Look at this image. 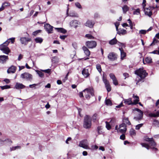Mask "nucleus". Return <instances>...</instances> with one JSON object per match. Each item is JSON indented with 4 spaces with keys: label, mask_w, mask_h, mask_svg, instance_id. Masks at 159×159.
Instances as JSON below:
<instances>
[{
    "label": "nucleus",
    "mask_w": 159,
    "mask_h": 159,
    "mask_svg": "<svg viewBox=\"0 0 159 159\" xmlns=\"http://www.w3.org/2000/svg\"><path fill=\"white\" fill-rule=\"evenodd\" d=\"M148 116L150 117H159V110L157 111L156 113H150L149 114Z\"/></svg>",
    "instance_id": "nucleus-23"
},
{
    "label": "nucleus",
    "mask_w": 159,
    "mask_h": 159,
    "mask_svg": "<svg viewBox=\"0 0 159 159\" xmlns=\"http://www.w3.org/2000/svg\"><path fill=\"white\" fill-rule=\"evenodd\" d=\"M82 49L85 54L87 56H89L90 54V52L89 50L85 46H83Z\"/></svg>",
    "instance_id": "nucleus-20"
},
{
    "label": "nucleus",
    "mask_w": 159,
    "mask_h": 159,
    "mask_svg": "<svg viewBox=\"0 0 159 159\" xmlns=\"http://www.w3.org/2000/svg\"><path fill=\"white\" fill-rule=\"evenodd\" d=\"M118 42V41L116 39V37L110 40L109 42L110 44L111 45H113L117 44Z\"/></svg>",
    "instance_id": "nucleus-25"
},
{
    "label": "nucleus",
    "mask_w": 159,
    "mask_h": 159,
    "mask_svg": "<svg viewBox=\"0 0 159 159\" xmlns=\"http://www.w3.org/2000/svg\"><path fill=\"white\" fill-rule=\"evenodd\" d=\"M82 74L85 77H88L89 75L88 70L87 69H84L82 71Z\"/></svg>",
    "instance_id": "nucleus-21"
},
{
    "label": "nucleus",
    "mask_w": 159,
    "mask_h": 159,
    "mask_svg": "<svg viewBox=\"0 0 159 159\" xmlns=\"http://www.w3.org/2000/svg\"><path fill=\"white\" fill-rule=\"evenodd\" d=\"M75 6L79 9H80L82 8V7L80 5V4L78 2H75Z\"/></svg>",
    "instance_id": "nucleus-51"
},
{
    "label": "nucleus",
    "mask_w": 159,
    "mask_h": 159,
    "mask_svg": "<svg viewBox=\"0 0 159 159\" xmlns=\"http://www.w3.org/2000/svg\"><path fill=\"white\" fill-rule=\"evenodd\" d=\"M126 125L125 124L122 123L120 124L119 126V132L121 133H125L127 130Z\"/></svg>",
    "instance_id": "nucleus-11"
},
{
    "label": "nucleus",
    "mask_w": 159,
    "mask_h": 159,
    "mask_svg": "<svg viewBox=\"0 0 159 159\" xmlns=\"http://www.w3.org/2000/svg\"><path fill=\"white\" fill-rule=\"evenodd\" d=\"M20 40L21 44L26 45L29 42L31 41V39L30 38L22 37L20 38Z\"/></svg>",
    "instance_id": "nucleus-10"
},
{
    "label": "nucleus",
    "mask_w": 159,
    "mask_h": 159,
    "mask_svg": "<svg viewBox=\"0 0 159 159\" xmlns=\"http://www.w3.org/2000/svg\"><path fill=\"white\" fill-rule=\"evenodd\" d=\"M106 127L108 130H110L111 128V127L109 123L106 121Z\"/></svg>",
    "instance_id": "nucleus-47"
},
{
    "label": "nucleus",
    "mask_w": 159,
    "mask_h": 159,
    "mask_svg": "<svg viewBox=\"0 0 159 159\" xmlns=\"http://www.w3.org/2000/svg\"><path fill=\"white\" fill-rule=\"evenodd\" d=\"M94 22L92 20H88L85 24V25L90 28H92L94 24Z\"/></svg>",
    "instance_id": "nucleus-17"
},
{
    "label": "nucleus",
    "mask_w": 159,
    "mask_h": 159,
    "mask_svg": "<svg viewBox=\"0 0 159 159\" xmlns=\"http://www.w3.org/2000/svg\"><path fill=\"white\" fill-rule=\"evenodd\" d=\"M20 77L29 81H31L32 80V75L27 72H25L22 74L21 75Z\"/></svg>",
    "instance_id": "nucleus-8"
},
{
    "label": "nucleus",
    "mask_w": 159,
    "mask_h": 159,
    "mask_svg": "<svg viewBox=\"0 0 159 159\" xmlns=\"http://www.w3.org/2000/svg\"><path fill=\"white\" fill-rule=\"evenodd\" d=\"M147 31L145 30H141L139 31V33L140 34H144L147 32Z\"/></svg>",
    "instance_id": "nucleus-52"
},
{
    "label": "nucleus",
    "mask_w": 159,
    "mask_h": 159,
    "mask_svg": "<svg viewBox=\"0 0 159 159\" xmlns=\"http://www.w3.org/2000/svg\"><path fill=\"white\" fill-rule=\"evenodd\" d=\"M125 135L124 134H122L120 136V139H121L124 140L125 139Z\"/></svg>",
    "instance_id": "nucleus-58"
},
{
    "label": "nucleus",
    "mask_w": 159,
    "mask_h": 159,
    "mask_svg": "<svg viewBox=\"0 0 159 159\" xmlns=\"http://www.w3.org/2000/svg\"><path fill=\"white\" fill-rule=\"evenodd\" d=\"M0 87L2 89H9L11 88L10 86L8 85H6L4 86H0Z\"/></svg>",
    "instance_id": "nucleus-42"
},
{
    "label": "nucleus",
    "mask_w": 159,
    "mask_h": 159,
    "mask_svg": "<svg viewBox=\"0 0 159 159\" xmlns=\"http://www.w3.org/2000/svg\"><path fill=\"white\" fill-rule=\"evenodd\" d=\"M6 142L7 143H12V141L11 139H5L4 142Z\"/></svg>",
    "instance_id": "nucleus-63"
},
{
    "label": "nucleus",
    "mask_w": 159,
    "mask_h": 159,
    "mask_svg": "<svg viewBox=\"0 0 159 159\" xmlns=\"http://www.w3.org/2000/svg\"><path fill=\"white\" fill-rule=\"evenodd\" d=\"M79 146L85 149H89V143L87 139H84L80 141Z\"/></svg>",
    "instance_id": "nucleus-5"
},
{
    "label": "nucleus",
    "mask_w": 159,
    "mask_h": 159,
    "mask_svg": "<svg viewBox=\"0 0 159 159\" xmlns=\"http://www.w3.org/2000/svg\"><path fill=\"white\" fill-rule=\"evenodd\" d=\"M150 53L157 54L159 55V50H155L151 52H150Z\"/></svg>",
    "instance_id": "nucleus-54"
},
{
    "label": "nucleus",
    "mask_w": 159,
    "mask_h": 159,
    "mask_svg": "<svg viewBox=\"0 0 159 159\" xmlns=\"http://www.w3.org/2000/svg\"><path fill=\"white\" fill-rule=\"evenodd\" d=\"M35 40L37 43H41L43 41V39L40 37L37 38L35 39Z\"/></svg>",
    "instance_id": "nucleus-36"
},
{
    "label": "nucleus",
    "mask_w": 159,
    "mask_h": 159,
    "mask_svg": "<svg viewBox=\"0 0 159 159\" xmlns=\"http://www.w3.org/2000/svg\"><path fill=\"white\" fill-rule=\"evenodd\" d=\"M144 139L146 141L149 142L151 146L153 147L156 146L157 144L152 138H149L148 136H146L144 137Z\"/></svg>",
    "instance_id": "nucleus-6"
},
{
    "label": "nucleus",
    "mask_w": 159,
    "mask_h": 159,
    "mask_svg": "<svg viewBox=\"0 0 159 159\" xmlns=\"http://www.w3.org/2000/svg\"><path fill=\"white\" fill-rule=\"evenodd\" d=\"M140 10L139 9H136L133 12L134 14L138 15L139 13Z\"/></svg>",
    "instance_id": "nucleus-55"
},
{
    "label": "nucleus",
    "mask_w": 159,
    "mask_h": 159,
    "mask_svg": "<svg viewBox=\"0 0 159 159\" xmlns=\"http://www.w3.org/2000/svg\"><path fill=\"white\" fill-rule=\"evenodd\" d=\"M96 68L98 71V72L101 73L102 71V69L101 67V66L99 64H98L96 66Z\"/></svg>",
    "instance_id": "nucleus-40"
},
{
    "label": "nucleus",
    "mask_w": 159,
    "mask_h": 159,
    "mask_svg": "<svg viewBox=\"0 0 159 159\" xmlns=\"http://www.w3.org/2000/svg\"><path fill=\"white\" fill-rule=\"evenodd\" d=\"M8 59V56L5 55L0 56V63L4 64L6 63V62Z\"/></svg>",
    "instance_id": "nucleus-16"
},
{
    "label": "nucleus",
    "mask_w": 159,
    "mask_h": 159,
    "mask_svg": "<svg viewBox=\"0 0 159 159\" xmlns=\"http://www.w3.org/2000/svg\"><path fill=\"white\" fill-rule=\"evenodd\" d=\"M134 73L140 78L136 82V84H138V83L142 81L148 75L146 71L143 70V68H139L137 70L134 71Z\"/></svg>",
    "instance_id": "nucleus-1"
},
{
    "label": "nucleus",
    "mask_w": 159,
    "mask_h": 159,
    "mask_svg": "<svg viewBox=\"0 0 159 159\" xmlns=\"http://www.w3.org/2000/svg\"><path fill=\"white\" fill-rule=\"evenodd\" d=\"M143 114H139L138 117H134V119L136 121H138L142 120L143 118Z\"/></svg>",
    "instance_id": "nucleus-26"
},
{
    "label": "nucleus",
    "mask_w": 159,
    "mask_h": 159,
    "mask_svg": "<svg viewBox=\"0 0 159 159\" xmlns=\"http://www.w3.org/2000/svg\"><path fill=\"white\" fill-rule=\"evenodd\" d=\"M38 84H34L31 85H29L30 87L31 88H35V87Z\"/></svg>",
    "instance_id": "nucleus-61"
},
{
    "label": "nucleus",
    "mask_w": 159,
    "mask_h": 159,
    "mask_svg": "<svg viewBox=\"0 0 159 159\" xmlns=\"http://www.w3.org/2000/svg\"><path fill=\"white\" fill-rule=\"evenodd\" d=\"M36 71L40 77L43 78L44 77V74L42 72V71H41V70H36Z\"/></svg>",
    "instance_id": "nucleus-32"
},
{
    "label": "nucleus",
    "mask_w": 159,
    "mask_h": 159,
    "mask_svg": "<svg viewBox=\"0 0 159 159\" xmlns=\"http://www.w3.org/2000/svg\"><path fill=\"white\" fill-rule=\"evenodd\" d=\"M85 36L89 39H94V37L93 36L89 34H86Z\"/></svg>",
    "instance_id": "nucleus-46"
},
{
    "label": "nucleus",
    "mask_w": 159,
    "mask_h": 159,
    "mask_svg": "<svg viewBox=\"0 0 159 159\" xmlns=\"http://www.w3.org/2000/svg\"><path fill=\"white\" fill-rule=\"evenodd\" d=\"M10 41L7 40L5 42L0 45V49L6 54H8L10 51L9 48L7 47Z\"/></svg>",
    "instance_id": "nucleus-2"
},
{
    "label": "nucleus",
    "mask_w": 159,
    "mask_h": 159,
    "mask_svg": "<svg viewBox=\"0 0 159 159\" xmlns=\"http://www.w3.org/2000/svg\"><path fill=\"white\" fill-rule=\"evenodd\" d=\"M21 147L20 146H16L15 147H12L10 148V149L11 151H14L16 149H20L21 148Z\"/></svg>",
    "instance_id": "nucleus-35"
},
{
    "label": "nucleus",
    "mask_w": 159,
    "mask_h": 159,
    "mask_svg": "<svg viewBox=\"0 0 159 159\" xmlns=\"http://www.w3.org/2000/svg\"><path fill=\"white\" fill-rule=\"evenodd\" d=\"M139 101V99H136L134 101V102H132V105H136L138 104V102Z\"/></svg>",
    "instance_id": "nucleus-53"
},
{
    "label": "nucleus",
    "mask_w": 159,
    "mask_h": 159,
    "mask_svg": "<svg viewBox=\"0 0 159 159\" xmlns=\"http://www.w3.org/2000/svg\"><path fill=\"white\" fill-rule=\"evenodd\" d=\"M41 31V30H39L36 31H34L33 33V35H34V36L36 35H37V34L38 33H39Z\"/></svg>",
    "instance_id": "nucleus-56"
},
{
    "label": "nucleus",
    "mask_w": 159,
    "mask_h": 159,
    "mask_svg": "<svg viewBox=\"0 0 159 159\" xmlns=\"http://www.w3.org/2000/svg\"><path fill=\"white\" fill-rule=\"evenodd\" d=\"M102 129V127L101 126H99L97 128V131L98 133L99 134H101L102 133L101 129Z\"/></svg>",
    "instance_id": "nucleus-43"
},
{
    "label": "nucleus",
    "mask_w": 159,
    "mask_h": 159,
    "mask_svg": "<svg viewBox=\"0 0 159 159\" xmlns=\"http://www.w3.org/2000/svg\"><path fill=\"white\" fill-rule=\"evenodd\" d=\"M91 120L90 117L86 115L84 117L83 127L84 128L88 129L91 127Z\"/></svg>",
    "instance_id": "nucleus-4"
},
{
    "label": "nucleus",
    "mask_w": 159,
    "mask_h": 159,
    "mask_svg": "<svg viewBox=\"0 0 159 159\" xmlns=\"http://www.w3.org/2000/svg\"><path fill=\"white\" fill-rule=\"evenodd\" d=\"M93 90H83L82 92H80L79 93V96L80 97H83V93H84L85 98L87 99H89L90 95L93 96L94 95Z\"/></svg>",
    "instance_id": "nucleus-3"
},
{
    "label": "nucleus",
    "mask_w": 159,
    "mask_h": 159,
    "mask_svg": "<svg viewBox=\"0 0 159 159\" xmlns=\"http://www.w3.org/2000/svg\"><path fill=\"white\" fill-rule=\"evenodd\" d=\"M129 134L131 136H135L136 135V133L135 130L132 128L130 129L129 131Z\"/></svg>",
    "instance_id": "nucleus-34"
},
{
    "label": "nucleus",
    "mask_w": 159,
    "mask_h": 159,
    "mask_svg": "<svg viewBox=\"0 0 159 159\" xmlns=\"http://www.w3.org/2000/svg\"><path fill=\"white\" fill-rule=\"evenodd\" d=\"M41 71L42 72H44L46 73H49L51 72V69H48L45 70H41Z\"/></svg>",
    "instance_id": "nucleus-49"
},
{
    "label": "nucleus",
    "mask_w": 159,
    "mask_h": 159,
    "mask_svg": "<svg viewBox=\"0 0 159 159\" xmlns=\"http://www.w3.org/2000/svg\"><path fill=\"white\" fill-rule=\"evenodd\" d=\"M66 36V35H60V38L64 40L65 39Z\"/></svg>",
    "instance_id": "nucleus-64"
},
{
    "label": "nucleus",
    "mask_w": 159,
    "mask_h": 159,
    "mask_svg": "<svg viewBox=\"0 0 159 159\" xmlns=\"http://www.w3.org/2000/svg\"><path fill=\"white\" fill-rule=\"evenodd\" d=\"M80 24V22L76 20H72L70 22V25L71 26L74 27L75 28H76L77 27V25Z\"/></svg>",
    "instance_id": "nucleus-19"
},
{
    "label": "nucleus",
    "mask_w": 159,
    "mask_h": 159,
    "mask_svg": "<svg viewBox=\"0 0 159 159\" xmlns=\"http://www.w3.org/2000/svg\"><path fill=\"white\" fill-rule=\"evenodd\" d=\"M117 31L118 34L120 35L121 34L124 35L126 33V30L123 29H120L119 30H118Z\"/></svg>",
    "instance_id": "nucleus-27"
},
{
    "label": "nucleus",
    "mask_w": 159,
    "mask_h": 159,
    "mask_svg": "<svg viewBox=\"0 0 159 159\" xmlns=\"http://www.w3.org/2000/svg\"><path fill=\"white\" fill-rule=\"evenodd\" d=\"M135 110L139 112V114H143V111L138 108H135Z\"/></svg>",
    "instance_id": "nucleus-57"
},
{
    "label": "nucleus",
    "mask_w": 159,
    "mask_h": 159,
    "mask_svg": "<svg viewBox=\"0 0 159 159\" xmlns=\"http://www.w3.org/2000/svg\"><path fill=\"white\" fill-rule=\"evenodd\" d=\"M44 28L48 33H52L53 27L48 24H46L44 25Z\"/></svg>",
    "instance_id": "nucleus-14"
},
{
    "label": "nucleus",
    "mask_w": 159,
    "mask_h": 159,
    "mask_svg": "<svg viewBox=\"0 0 159 159\" xmlns=\"http://www.w3.org/2000/svg\"><path fill=\"white\" fill-rule=\"evenodd\" d=\"M123 123H126L128 125H131L130 122L128 118L124 117L123 118Z\"/></svg>",
    "instance_id": "nucleus-29"
},
{
    "label": "nucleus",
    "mask_w": 159,
    "mask_h": 159,
    "mask_svg": "<svg viewBox=\"0 0 159 159\" xmlns=\"http://www.w3.org/2000/svg\"><path fill=\"white\" fill-rule=\"evenodd\" d=\"M15 38H11L9 39H8L7 40H8V41H10V40H11V43H14L15 41Z\"/></svg>",
    "instance_id": "nucleus-59"
},
{
    "label": "nucleus",
    "mask_w": 159,
    "mask_h": 159,
    "mask_svg": "<svg viewBox=\"0 0 159 159\" xmlns=\"http://www.w3.org/2000/svg\"><path fill=\"white\" fill-rule=\"evenodd\" d=\"M94 16L95 18H97L99 17V15L98 13H96L94 14Z\"/></svg>",
    "instance_id": "nucleus-62"
},
{
    "label": "nucleus",
    "mask_w": 159,
    "mask_h": 159,
    "mask_svg": "<svg viewBox=\"0 0 159 159\" xmlns=\"http://www.w3.org/2000/svg\"><path fill=\"white\" fill-rule=\"evenodd\" d=\"M145 61L148 63H150L152 62V59L150 57H148L146 58Z\"/></svg>",
    "instance_id": "nucleus-38"
},
{
    "label": "nucleus",
    "mask_w": 159,
    "mask_h": 159,
    "mask_svg": "<svg viewBox=\"0 0 159 159\" xmlns=\"http://www.w3.org/2000/svg\"><path fill=\"white\" fill-rule=\"evenodd\" d=\"M159 41L157 40L156 39H154L153 40L152 43L150 44V46H152L153 45H155V43L158 42Z\"/></svg>",
    "instance_id": "nucleus-45"
},
{
    "label": "nucleus",
    "mask_w": 159,
    "mask_h": 159,
    "mask_svg": "<svg viewBox=\"0 0 159 159\" xmlns=\"http://www.w3.org/2000/svg\"><path fill=\"white\" fill-rule=\"evenodd\" d=\"M109 76L112 80L113 84L115 86L117 85L118 84V81L115 75L113 73H110Z\"/></svg>",
    "instance_id": "nucleus-15"
},
{
    "label": "nucleus",
    "mask_w": 159,
    "mask_h": 159,
    "mask_svg": "<svg viewBox=\"0 0 159 159\" xmlns=\"http://www.w3.org/2000/svg\"><path fill=\"white\" fill-rule=\"evenodd\" d=\"M85 44L89 48H93L96 46L97 43L93 41H88L86 42Z\"/></svg>",
    "instance_id": "nucleus-9"
},
{
    "label": "nucleus",
    "mask_w": 159,
    "mask_h": 159,
    "mask_svg": "<svg viewBox=\"0 0 159 159\" xmlns=\"http://www.w3.org/2000/svg\"><path fill=\"white\" fill-rule=\"evenodd\" d=\"M119 50L120 52L121 58L122 60L126 56V53L124 52L122 48H120Z\"/></svg>",
    "instance_id": "nucleus-24"
},
{
    "label": "nucleus",
    "mask_w": 159,
    "mask_h": 159,
    "mask_svg": "<svg viewBox=\"0 0 159 159\" xmlns=\"http://www.w3.org/2000/svg\"><path fill=\"white\" fill-rule=\"evenodd\" d=\"M155 8L153 7H149V8H146L144 9L145 14V15L151 17L152 15V9Z\"/></svg>",
    "instance_id": "nucleus-12"
},
{
    "label": "nucleus",
    "mask_w": 159,
    "mask_h": 159,
    "mask_svg": "<svg viewBox=\"0 0 159 159\" xmlns=\"http://www.w3.org/2000/svg\"><path fill=\"white\" fill-rule=\"evenodd\" d=\"M141 145L143 147L146 148L148 144L146 143H141Z\"/></svg>",
    "instance_id": "nucleus-60"
},
{
    "label": "nucleus",
    "mask_w": 159,
    "mask_h": 159,
    "mask_svg": "<svg viewBox=\"0 0 159 159\" xmlns=\"http://www.w3.org/2000/svg\"><path fill=\"white\" fill-rule=\"evenodd\" d=\"M153 125H155L159 126V121L156 119H154L153 120Z\"/></svg>",
    "instance_id": "nucleus-39"
},
{
    "label": "nucleus",
    "mask_w": 159,
    "mask_h": 159,
    "mask_svg": "<svg viewBox=\"0 0 159 159\" xmlns=\"http://www.w3.org/2000/svg\"><path fill=\"white\" fill-rule=\"evenodd\" d=\"M102 79L107 89H111V87L109 82L107 79L106 75L104 73L103 74Z\"/></svg>",
    "instance_id": "nucleus-7"
},
{
    "label": "nucleus",
    "mask_w": 159,
    "mask_h": 159,
    "mask_svg": "<svg viewBox=\"0 0 159 159\" xmlns=\"http://www.w3.org/2000/svg\"><path fill=\"white\" fill-rule=\"evenodd\" d=\"M16 67L14 66H12L10 67L7 70V73L9 74L10 73H14L16 70Z\"/></svg>",
    "instance_id": "nucleus-18"
},
{
    "label": "nucleus",
    "mask_w": 159,
    "mask_h": 159,
    "mask_svg": "<svg viewBox=\"0 0 159 159\" xmlns=\"http://www.w3.org/2000/svg\"><path fill=\"white\" fill-rule=\"evenodd\" d=\"M117 44H118V45L120 47H125V44L124 43H121L120 42L118 41V42L117 43Z\"/></svg>",
    "instance_id": "nucleus-50"
},
{
    "label": "nucleus",
    "mask_w": 159,
    "mask_h": 159,
    "mask_svg": "<svg viewBox=\"0 0 159 159\" xmlns=\"http://www.w3.org/2000/svg\"><path fill=\"white\" fill-rule=\"evenodd\" d=\"M68 16L77 17H79L78 15L74 11H72L70 12V14H69Z\"/></svg>",
    "instance_id": "nucleus-28"
},
{
    "label": "nucleus",
    "mask_w": 159,
    "mask_h": 159,
    "mask_svg": "<svg viewBox=\"0 0 159 159\" xmlns=\"http://www.w3.org/2000/svg\"><path fill=\"white\" fill-rule=\"evenodd\" d=\"M143 125V124H140L137 125H136L135 126V129L137 130H138L140 129V128Z\"/></svg>",
    "instance_id": "nucleus-44"
},
{
    "label": "nucleus",
    "mask_w": 159,
    "mask_h": 159,
    "mask_svg": "<svg viewBox=\"0 0 159 159\" xmlns=\"http://www.w3.org/2000/svg\"><path fill=\"white\" fill-rule=\"evenodd\" d=\"M124 103L128 105H132V101L131 98H129L124 100Z\"/></svg>",
    "instance_id": "nucleus-31"
},
{
    "label": "nucleus",
    "mask_w": 159,
    "mask_h": 159,
    "mask_svg": "<svg viewBox=\"0 0 159 159\" xmlns=\"http://www.w3.org/2000/svg\"><path fill=\"white\" fill-rule=\"evenodd\" d=\"M56 29L58 30V32L63 33H65L66 32V31L65 29L62 28H56Z\"/></svg>",
    "instance_id": "nucleus-37"
},
{
    "label": "nucleus",
    "mask_w": 159,
    "mask_h": 159,
    "mask_svg": "<svg viewBox=\"0 0 159 159\" xmlns=\"http://www.w3.org/2000/svg\"><path fill=\"white\" fill-rule=\"evenodd\" d=\"M123 13L125 14L126 12L129 10V7L126 5H124L122 7Z\"/></svg>",
    "instance_id": "nucleus-30"
},
{
    "label": "nucleus",
    "mask_w": 159,
    "mask_h": 159,
    "mask_svg": "<svg viewBox=\"0 0 159 159\" xmlns=\"http://www.w3.org/2000/svg\"><path fill=\"white\" fill-rule=\"evenodd\" d=\"M106 104L107 106H111L112 103L111 101L109 99H106L105 101Z\"/></svg>",
    "instance_id": "nucleus-33"
},
{
    "label": "nucleus",
    "mask_w": 159,
    "mask_h": 159,
    "mask_svg": "<svg viewBox=\"0 0 159 159\" xmlns=\"http://www.w3.org/2000/svg\"><path fill=\"white\" fill-rule=\"evenodd\" d=\"M10 4L9 2H5L2 4V6H3L4 7V8H5V7L10 6Z\"/></svg>",
    "instance_id": "nucleus-48"
},
{
    "label": "nucleus",
    "mask_w": 159,
    "mask_h": 159,
    "mask_svg": "<svg viewBox=\"0 0 159 159\" xmlns=\"http://www.w3.org/2000/svg\"><path fill=\"white\" fill-rule=\"evenodd\" d=\"M97 114L96 113L94 114L92 117V120L93 121L95 122L97 118Z\"/></svg>",
    "instance_id": "nucleus-41"
},
{
    "label": "nucleus",
    "mask_w": 159,
    "mask_h": 159,
    "mask_svg": "<svg viewBox=\"0 0 159 159\" xmlns=\"http://www.w3.org/2000/svg\"><path fill=\"white\" fill-rule=\"evenodd\" d=\"M15 88L16 89H23L25 88V86L22 84L17 83L15 85Z\"/></svg>",
    "instance_id": "nucleus-22"
},
{
    "label": "nucleus",
    "mask_w": 159,
    "mask_h": 159,
    "mask_svg": "<svg viewBox=\"0 0 159 159\" xmlns=\"http://www.w3.org/2000/svg\"><path fill=\"white\" fill-rule=\"evenodd\" d=\"M107 57L109 59L113 61L117 59V55L114 52H111L108 54Z\"/></svg>",
    "instance_id": "nucleus-13"
}]
</instances>
